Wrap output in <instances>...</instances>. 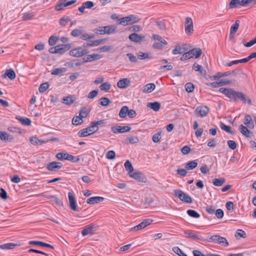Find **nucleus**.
<instances>
[{
	"label": "nucleus",
	"instance_id": "obj_32",
	"mask_svg": "<svg viewBox=\"0 0 256 256\" xmlns=\"http://www.w3.org/2000/svg\"><path fill=\"white\" fill-rule=\"evenodd\" d=\"M156 86L154 83H150L143 87L142 92L145 93H150L155 88Z\"/></svg>",
	"mask_w": 256,
	"mask_h": 256
},
{
	"label": "nucleus",
	"instance_id": "obj_5",
	"mask_svg": "<svg viewBox=\"0 0 256 256\" xmlns=\"http://www.w3.org/2000/svg\"><path fill=\"white\" fill-rule=\"evenodd\" d=\"M174 195L180 200L187 204H192V198L182 190L178 189L174 190Z\"/></svg>",
	"mask_w": 256,
	"mask_h": 256
},
{
	"label": "nucleus",
	"instance_id": "obj_9",
	"mask_svg": "<svg viewBox=\"0 0 256 256\" xmlns=\"http://www.w3.org/2000/svg\"><path fill=\"white\" fill-rule=\"evenodd\" d=\"M185 32L187 35H190L194 31L193 22L191 18L187 17L184 22Z\"/></svg>",
	"mask_w": 256,
	"mask_h": 256
},
{
	"label": "nucleus",
	"instance_id": "obj_22",
	"mask_svg": "<svg viewBox=\"0 0 256 256\" xmlns=\"http://www.w3.org/2000/svg\"><path fill=\"white\" fill-rule=\"evenodd\" d=\"M62 166L60 162H49V170L57 171L60 169Z\"/></svg>",
	"mask_w": 256,
	"mask_h": 256
},
{
	"label": "nucleus",
	"instance_id": "obj_50",
	"mask_svg": "<svg viewBox=\"0 0 256 256\" xmlns=\"http://www.w3.org/2000/svg\"><path fill=\"white\" fill-rule=\"evenodd\" d=\"M83 122L82 118L79 116L74 117L72 120V123L73 124L78 126Z\"/></svg>",
	"mask_w": 256,
	"mask_h": 256
},
{
	"label": "nucleus",
	"instance_id": "obj_31",
	"mask_svg": "<svg viewBox=\"0 0 256 256\" xmlns=\"http://www.w3.org/2000/svg\"><path fill=\"white\" fill-rule=\"evenodd\" d=\"M192 68L196 72H198L202 76H205L206 74V71L202 67L196 63H194L193 64Z\"/></svg>",
	"mask_w": 256,
	"mask_h": 256
},
{
	"label": "nucleus",
	"instance_id": "obj_29",
	"mask_svg": "<svg viewBox=\"0 0 256 256\" xmlns=\"http://www.w3.org/2000/svg\"><path fill=\"white\" fill-rule=\"evenodd\" d=\"M248 128L244 126L243 124H240L239 126V130L240 133L246 138L250 137V132Z\"/></svg>",
	"mask_w": 256,
	"mask_h": 256
},
{
	"label": "nucleus",
	"instance_id": "obj_64",
	"mask_svg": "<svg viewBox=\"0 0 256 256\" xmlns=\"http://www.w3.org/2000/svg\"><path fill=\"white\" fill-rule=\"evenodd\" d=\"M238 236H240V237H242L243 238H245L246 236V234L244 230H243L241 229H238L236 230V234H235L236 237H238Z\"/></svg>",
	"mask_w": 256,
	"mask_h": 256
},
{
	"label": "nucleus",
	"instance_id": "obj_55",
	"mask_svg": "<svg viewBox=\"0 0 256 256\" xmlns=\"http://www.w3.org/2000/svg\"><path fill=\"white\" fill-rule=\"evenodd\" d=\"M34 16L33 12H26L23 14L22 18L24 20H32Z\"/></svg>",
	"mask_w": 256,
	"mask_h": 256
},
{
	"label": "nucleus",
	"instance_id": "obj_61",
	"mask_svg": "<svg viewBox=\"0 0 256 256\" xmlns=\"http://www.w3.org/2000/svg\"><path fill=\"white\" fill-rule=\"evenodd\" d=\"M194 86L191 82H188L186 84L185 86L186 90L188 92H192L194 91Z\"/></svg>",
	"mask_w": 256,
	"mask_h": 256
},
{
	"label": "nucleus",
	"instance_id": "obj_13",
	"mask_svg": "<svg viewBox=\"0 0 256 256\" xmlns=\"http://www.w3.org/2000/svg\"><path fill=\"white\" fill-rule=\"evenodd\" d=\"M104 120H98L92 122L90 126L86 128L90 135L97 132L98 130V125L103 123Z\"/></svg>",
	"mask_w": 256,
	"mask_h": 256
},
{
	"label": "nucleus",
	"instance_id": "obj_47",
	"mask_svg": "<svg viewBox=\"0 0 256 256\" xmlns=\"http://www.w3.org/2000/svg\"><path fill=\"white\" fill-rule=\"evenodd\" d=\"M60 38L58 36H52L49 38L48 44L50 46H54L59 41Z\"/></svg>",
	"mask_w": 256,
	"mask_h": 256
},
{
	"label": "nucleus",
	"instance_id": "obj_11",
	"mask_svg": "<svg viewBox=\"0 0 256 256\" xmlns=\"http://www.w3.org/2000/svg\"><path fill=\"white\" fill-rule=\"evenodd\" d=\"M130 176L140 182H147V179L145 176L141 172L137 170L132 172Z\"/></svg>",
	"mask_w": 256,
	"mask_h": 256
},
{
	"label": "nucleus",
	"instance_id": "obj_27",
	"mask_svg": "<svg viewBox=\"0 0 256 256\" xmlns=\"http://www.w3.org/2000/svg\"><path fill=\"white\" fill-rule=\"evenodd\" d=\"M76 100V98L74 96H68L64 97L62 98V102L66 105H71Z\"/></svg>",
	"mask_w": 256,
	"mask_h": 256
},
{
	"label": "nucleus",
	"instance_id": "obj_39",
	"mask_svg": "<svg viewBox=\"0 0 256 256\" xmlns=\"http://www.w3.org/2000/svg\"><path fill=\"white\" fill-rule=\"evenodd\" d=\"M124 167L126 170L128 172L129 175L134 172V168L132 165V162L129 160H127L124 163Z\"/></svg>",
	"mask_w": 256,
	"mask_h": 256
},
{
	"label": "nucleus",
	"instance_id": "obj_54",
	"mask_svg": "<svg viewBox=\"0 0 256 256\" xmlns=\"http://www.w3.org/2000/svg\"><path fill=\"white\" fill-rule=\"evenodd\" d=\"M100 88L102 90L108 92L111 88V85L109 82H104L100 85Z\"/></svg>",
	"mask_w": 256,
	"mask_h": 256
},
{
	"label": "nucleus",
	"instance_id": "obj_7",
	"mask_svg": "<svg viewBox=\"0 0 256 256\" xmlns=\"http://www.w3.org/2000/svg\"><path fill=\"white\" fill-rule=\"evenodd\" d=\"M56 157L58 160H66L71 161L74 162H76L80 161V158L78 156H74L72 154L64 152H58L56 154Z\"/></svg>",
	"mask_w": 256,
	"mask_h": 256
},
{
	"label": "nucleus",
	"instance_id": "obj_3",
	"mask_svg": "<svg viewBox=\"0 0 256 256\" xmlns=\"http://www.w3.org/2000/svg\"><path fill=\"white\" fill-rule=\"evenodd\" d=\"M140 20V18L138 16L131 14L128 16L120 18L118 20V23L120 24L126 26L127 25H130L135 23L138 22Z\"/></svg>",
	"mask_w": 256,
	"mask_h": 256
},
{
	"label": "nucleus",
	"instance_id": "obj_57",
	"mask_svg": "<svg viewBox=\"0 0 256 256\" xmlns=\"http://www.w3.org/2000/svg\"><path fill=\"white\" fill-rule=\"evenodd\" d=\"M100 104L102 106H107L111 101L107 98H102L100 100Z\"/></svg>",
	"mask_w": 256,
	"mask_h": 256
},
{
	"label": "nucleus",
	"instance_id": "obj_43",
	"mask_svg": "<svg viewBox=\"0 0 256 256\" xmlns=\"http://www.w3.org/2000/svg\"><path fill=\"white\" fill-rule=\"evenodd\" d=\"M85 59L84 58V60L82 61L79 60H72L70 62V64L72 68H76L78 66H80L84 64Z\"/></svg>",
	"mask_w": 256,
	"mask_h": 256
},
{
	"label": "nucleus",
	"instance_id": "obj_34",
	"mask_svg": "<svg viewBox=\"0 0 256 256\" xmlns=\"http://www.w3.org/2000/svg\"><path fill=\"white\" fill-rule=\"evenodd\" d=\"M102 56L99 54H89L88 56L86 59L84 60V62H92L100 60Z\"/></svg>",
	"mask_w": 256,
	"mask_h": 256
},
{
	"label": "nucleus",
	"instance_id": "obj_1",
	"mask_svg": "<svg viewBox=\"0 0 256 256\" xmlns=\"http://www.w3.org/2000/svg\"><path fill=\"white\" fill-rule=\"evenodd\" d=\"M219 91L234 102L239 100L244 104H252V100L242 92L235 91L232 88H220Z\"/></svg>",
	"mask_w": 256,
	"mask_h": 256
},
{
	"label": "nucleus",
	"instance_id": "obj_58",
	"mask_svg": "<svg viewBox=\"0 0 256 256\" xmlns=\"http://www.w3.org/2000/svg\"><path fill=\"white\" fill-rule=\"evenodd\" d=\"M172 251L179 256H188L178 247L175 246L172 248Z\"/></svg>",
	"mask_w": 256,
	"mask_h": 256
},
{
	"label": "nucleus",
	"instance_id": "obj_48",
	"mask_svg": "<svg viewBox=\"0 0 256 256\" xmlns=\"http://www.w3.org/2000/svg\"><path fill=\"white\" fill-rule=\"evenodd\" d=\"M66 71V69L65 68H57L54 69L52 72V75H61L63 72Z\"/></svg>",
	"mask_w": 256,
	"mask_h": 256
},
{
	"label": "nucleus",
	"instance_id": "obj_23",
	"mask_svg": "<svg viewBox=\"0 0 256 256\" xmlns=\"http://www.w3.org/2000/svg\"><path fill=\"white\" fill-rule=\"evenodd\" d=\"M130 80L126 78H124L120 80L117 83V86L122 89H124L127 88L130 86Z\"/></svg>",
	"mask_w": 256,
	"mask_h": 256
},
{
	"label": "nucleus",
	"instance_id": "obj_56",
	"mask_svg": "<svg viewBox=\"0 0 256 256\" xmlns=\"http://www.w3.org/2000/svg\"><path fill=\"white\" fill-rule=\"evenodd\" d=\"M230 76V74L226 72H218L216 75L214 76L212 78L214 80H216L222 77Z\"/></svg>",
	"mask_w": 256,
	"mask_h": 256
},
{
	"label": "nucleus",
	"instance_id": "obj_17",
	"mask_svg": "<svg viewBox=\"0 0 256 256\" xmlns=\"http://www.w3.org/2000/svg\"><path fill=\"white\" fill-rule=\"evenodd\" d=\"M214 238H215L214 243L222 244L224 246H228L229 245L228 240L225 238L221 236L220 235H214Z\"/></svg>",
	"mask_w": 256,
	"mask_h": 256
},
{
	"label": "nucleus",
	"instance_id": "obj_21",
	"mask_svg": "<svg viewBox=\"0 0 256 256\" xmlns=\"http://www.w3.org/2000/svg\"><path fill=\"white\" fill-rule=\"evenodd\" d=\"M182 46V47L179 45L176 46L172 50V54H182L185 52H186L188 49L184 46L186 44H183Z\"/></svg>",
	"mask_w": 256,
	"mask_h": 256
},
{
	"label": "nucleus",
	"instance_id": "obj_15",
	"mask_svg": "<svg viewBox=\"0 0 256 256\" xmlns=\"http://www.w3.org/2000/svg\"><path fill=\"white\" fill-rule=\"evenodd\" d=\"M98 226L94 224H90L86 226L84 230L82 231V234L86 236L88 234H92L93 232L97 230Z\"/></svg>",
	"mask_w": 256,
	"mask_h": 256
},
{
	"label": "nucleus",
	"instance_id": "obj_59",
	"mask_svg": "<svg viewBox=\"0 0 256 256\" xmlns=\"http://www.w3.org/2000/svg\"><path fill=\"white\" fill-rule=\"evenodd\" d=\"M83 30L79 29H75L71 32V35L74 37H78L81 36L83 33Z\"/></svg>",
	"mask_w": 256,
	"mask_h": 256
},
{
	"label": "nucleus",
	"instance_id": "obj_51",
	"mask_svg": "<svg viewBox=\"0 0 256 256\" xmlns=\"http://www.w3.org/2000/svg\"><path fill=\"white\" fill-rule=\"evenodd\" d=\"M78 135L79 137L82 138L90 136V134H89L88 128H85L80 130L78 133Z\"/></svg>",
	"mask_w": 256,
	"mask_h": 256
},
{
	"label": "nucleus",
	"instance_id": "obj_20",
	"mask_svg": "<svg viewBox=\"0 0 256 256\" xmlns=\"http://www.w3.org/2000/svg\"><path fill=\"white\" fill-rule=\"evenodd\" d=\"M2 77L3 78L8 77L10 80H13L16 78V74L12 69H7L5 73L2 74Z\"/></svg>",
	"mask_w": 256,
	"mask_h": 256
},
{
	"label": "nucleus",
	"instance_id": "obj_16",
	"mask_svg": "<svg viewBox=\"0 0 256 256\" xmlns=\"http://www.w3.org/2000/svg\"><path fill=\"white\" fill-rule=\"evenodd\" d=\"M128 38L132 42L140 43L144 40L145 36H144L138 34L136 33H132L128 36Z\"/></svg>",
	"mask_w": 256,
	"mask_h": 256
},
{
	"label": "nucleus",
	"instance_id": "obj_26",
	"mask_svg": "<svg viewBox=\"0 0 256 256\" xmlns=\"http://www.w3.org/2000/svg\"><path fill=\"white\" fill-rule=\"evenodd\" d=\"M16 118L24 126H29L31 125L32 121L28 118L16 116Z\"/></svg>",
	"mask_w": 256,
	"mask_h": 256
},
{
	"label": "nucleus",
	"instance_id": "obj_33",
	"mask_svg": "<svg viewBox=\"0 0 256 256\" xmlns=\"http://www.w3.org/2000/svg\"><path fill=\"white\" fill-rule=\"evenodd\" d=\"M147 106L150 108L154 112H158L160 108V104L157 102H148L147 104Z\"/></svg>",
	"mask_w": 256,
	"mask_h": 256
},
{
	"label": "nucleus",
	"instance_id": "obj_38",
	"mask_svg": "<svg viewBox=\"0 0 256 256\" xmlns=\"http://www.w3.org/2000/svg\"><path fill=\"white\" fill-rule=\"evenodd\" d=\"M198 166L197 162L194 160L190 161L187 163L186 166H185V168L186 170H192L194 168H196Z\"/></svg>",
	"mask_w": 256,
	"mask_h": 256
},
{
	"label": "nucleus",
	"instance_id": "obj_44",
	"mask_svg": "<svg viewBox=\"0 0 256 256\" xmlns=\"http://www.w3.org/2000/svg\"><path fill=\"white\" fill-rule=\"evenodd\" d=\"M89 114V111L88 110V108L86 107H82L80 112L79 116L82 118H86Z\"/></svg>",
	"mask_w": 256,
	"mask_h": 256
},
{
	"label": "nucleus",
	"instance_id": "obj_60",
	"mask_svg": "<svg viewBox=\"0 0 256 256\" xmlns=\"http://www.w3.org/2000/svg\"><path fill=\"white\" fill-rule=\"evenodd\" d=\"M70 21L68 16H63L60 20V24L62 26H65Z\"/></svg>",
	"mask_w": 256,
	"mask_h": 256
},
{
	"label": "nucleus",
	"instance_id": "obj_53",
	"mask_svg": "<svg viewBox=\"0 0 256 256\" xmlns=\"http://www.w3.org/2000/svg\"><path fill=\"white\" fill-rule=\"evenodd\" d=\"M247 62V60H246V58H242L238 60H234L230 62L228 64V66H231L234 64H236L239 63H245Z\"/></svg>",
	"mask_w": 256,
	"mask_h": 256
},
{
	"label": "nucleus",
	"instance_id": "obj_14",
	"mask_svg": "<svg viewBox=\"0 0 256 256\" xmlns=\"http://www.w3.org/2000/svg\"><path fill=\"white\" fill-rule=\"evenodd\" d=\"M209 112V108L206 106H198L195 112L198 116L204 117L206 116Z\"/></svg>",
	"mask_w": 256,
	"mask_h": 256
},
{
	"label": "nucleus",
	"instance_id": "obj_8",
	"mask_svg": "<svg viewBox=\"0 0 256 256\" xmlns=\"http://www.w3.org/2000/svg\"><path fill=\"white\" fill-rule=\"evenodd\" d=\"M116 28L112 26H100L94 30L96 33L98 34H110L114 32Z\"/></svg>",
	"mask_w": 256,
	"mask_h": 256
},
{
	"label": "nucleus",
	"instance_id": "obj_46",
	"mask_svg": "<svg viewBox=\"0 0 256 256\" xmlns=\"http://www.w3.org/2000/svg\"><path fill=\"white\" fill-rule=\"evenodd\" d=\"M240 22V21L239 20H236L235 23L231 26L230 32L236 34Z\"/></svg>",
	"mask_w": 256,
	"mask_h": 256
},
{
	"label": "nucleus",
	"instance_id": "obj_30",
	"mask_svg": "<svg viewBox=\"0 0 256 256\" xmlns=\"http://www.w3.org/2000/svg\"><path fill=\"white\" fill-rule=\"evenodd\" d=\"M49 202L54 204L56 205L59 206H63L62 202L58 198L54 196H49Z\"/></svg>",
	"mask_w": 256,
	"mask_h": 256
},
{
	"label": "nucleus",
	"instance_id": "obj_18",
	"mask_svg": "<svg viewBox=\"0 0 256 256\" xmlns=\"http://www.w3.org/2000/svg\"><path fill=\"white\" fill-rule=\"evenodd\" d=\"M68 196L70 208L74 211H78V207L76 204L74 196L70 192H68Z\"/></svg>",
	"mask_w": 256,
	"mask_h": 256
},
{
	"label": "nucleus",
	"instance_id": "obj_42",
	"mask_svg": "<svg viewBox=\"0 0 256 256\" xmlns=\"http://www.w3.org/2000/svg\"><path fill=\"white\" fill-rule=\"evenodd\" d=\"M220 127L222 130H224L226 132H228L232 134H234L236 133L234 130H231V128L230 126H226L223 123L220 124Z\"/></svg>",
	"mask_w": 256,
	"mask_h": 256
},
{
	"label": "nucleus",
	"instance_id": "obj_24",
	"mask_svg": "<svg viewBox=\"0 0 256 256\" xmlns=\"http://www.w3.org/2000/svg\"><path fill=\"white\" fill-rule=\"evenodd\" d=\"M0 139L5 142H11L13 140L14 137L6 132L0 130Z\"/></svg>",
	"mask_w": 256,
	"mask_h": 256
},
{
	"label": "nucleus",
	"instance_id": "obj_37",
	"mask_svg": "<svg viewBox=\"0 0 256 256\" xmlns=\"http://www.w3.org/2000/svg\"><path fill=\"white\" fill-rule=\"evenodd\" d=\"M190 50H192L194 52L190 54V56H192V58L194 57L196 58H199L202 54V50L200 48H194Z\"/></svg>",
	"mask_w": 256,
	"mask_h": 256
},
{
	"label": "nucleus",
	"instance_id": "obj_12",
	"mask_svg": "<svg viewBox=\"0 0 256 256\" xmlns=\"http://www.w3.org/2000/svg\"><path fill=\"white\" fill-rule=\"evenodd\" d=\"M131 130V128L129 126H116L112 127L111 130L113 133H124L129 132Z\"/></svg>",
	"mask_w": 256,
	"mask_h": 256
},
{
	"label": "nucleus",
	"instance_id": "obj_2",
	"mask_svg": "<svg viewBox=\"0 0 256 256\" xmlns=\"http://www.w3.org/2000/svg\"><path fill=\"white\" fill-rule=\"evenodd\" d=\"M256 4V0H232L229 3V8L234 9L241 6H246L250 4Z\"/></svg>",
	"mask_w": 256,
	"mask_h": 256
},
{
	"label": "nucleus",
	"instance_id": "obj_49",
	"mask_svg": "<svg viewBox=\"0 0 256 256\" xmlns=\"http://www.w3.org/2000/svg\"><path fill=\"white\" fill-rule=\"evenodd\" d=\"M188 214L194 218H199L200 217V214L197 212L196 210H187Z\"/></svg>",
	"mask_w": 256,
	"mask_h": 256
},
{
	"label": "nucleus",
	"instance_id": "obj_28",
	"mask_svg": "<svg viewBox=\"0 0 256 256\" xmlns=\"http://www.w3.org/2000/svg\"><path fill=\"white\" fill-rule=\"evenodd\" d=\"M184 234L186 235V237L188 238H192V239H193L194 240H204L202 237L199 236L190 231H184Z\"/></svg>",
	"mask_w": 256,
	"mask_h": 256
},
{
	"label": "nucleus",
	"instance_id": "obj_41",
	"mask_svg": "<svg viewBox=\"0 0 256 256\" xmlns=\"http://www.w3.org/2000/svg\"><path fill=\"white\" fill-rule=\"evenodd\" d=\"M128 108L127 106H124L122 108L119 112V116L121 118H124L128 114Z\"/></svg>",
	"mask_w": 256,
	"mask_h": 256
},
{
	"label": "nucleus",
	"instance_id": "obj_63",
	"mask_svg": "<svg viewBox=\"0 0 256 256\" xmlns=\"http://www.w3.org/2000/svg\"><path fill=\"white\" fill-rule=\"evenodd\" d=\"M129 143L131 144H137L139 142V140L138 137L134 136H130L127 138Z\"/></svg>",
	"mask_w": 256,
	"mask_h": 256
},
{
	"label": "nucleus",
	"instance_id": "obj_6",
	"mask_svg": "<svg viewBox=\"0 0 256 256\" xmlns=\"http://www.w3.org/2000/svg\"><path fill=\"white\" fill-rule=\"evenodd\" d=\"M88 53V50L85 48L78 46L70 51L69 54L72 56L79 58Z\"/></svg>",
	"mask_w": 256,
	"mask_h": 256
},
{
	"label": "nucleus",
	"instance_id": "obj_19",
	"mask_svg": "<svg viewBox=\"0 0 256 256\" xmlns=\"http://www.w3.org/2000/svg\"><path fill=\"white\" fill-rule=\"evenodd\" d=\"M244 124L249 128H253L254 126L252 118L250 114H246L244 118Z\"/></svg>",
	"mask_w": 256,
	"mask_h": 256
},
{
	"label": "nucleus",
	"instance_id": "obj_52",
	"mask_svg": "<svg viewBox=\"0 0 256 256\" xmlns=\"http://www.w3.org/2000/svg\"><path fill=\"white\" fill-rule=\"evenodd\" d=\"M194 52L192 50H189L188 52H185L183 53V55L180 58L181 60H186L192 58V56H190V54Z\"/></svg>",
	"mask_w": 256,
	"mask_h": 256
},
{
	"label": "nucleus",
	"instance_id": "obj_35",
	"mask_svg": "<svg viewBox=\"0 0 256 256\" xmlns=\"http://www.w3.org/2000/svg\"><path fill=\"white\" fill-rule=\"evenodd\" d=\"M30 141L32 144L35 146L41 145L46 142L45 140H39L35 136L30 137Z\"/></svg>",
	"mask_w": 256,
	"mask_h": 256
},
{
	"label": "nucleus",
	"instance_id": "obj_40",
	"mask_svg": "<svg viewBox=\"0 0 256 256\" xmlns=\"http://www.w3.org/2000/svg\"><path fill=\"white\" fill-rule=\"evenodd\" d=\"M28 244L30 245H36L46 248H48V243L40 241L30 240L28 242Z\"/></svg>",
	"mask_w": 256,
	"mask_h": 256
},
{
	"label": "nucleus",
	"instance_id": "obj_45",
	"mask_svg": "<svg viewBox=\"0 0 256 256\" xmlns=\"http://www.w3.org/2000/svg\"><path fill=\"white\" fill-rule=\"evenodd\" d=\"M16 246V244H14V243L10 242V243H7V244H1L0 246V248L2 249H4V250H10V249L14 248V247Z\"/></svg>",
	"mask_w": 256,
	"mask_h": 256
},
{
	"label": "nucleus",
	"instance_id": "obj_62",
	"mask_svg": "<svg viewBox=\"0 0 256 256\" xmlns=\"http://www.w3.org/2000/svg\"><path fill=\"white\" fill-rule=\"evenodd\" d=\"M47 89H48V82H46L40 86L38 90L40 93H42L44 92Z\"/></svg>",
	"mask_w": 256,
	"mask_h": 256
},
{
	"label": "nucleus",
	"instance_id": "obj_25",
	"mask_svg": "<svg viewBox=\"0 0 256 256\" xmlns=\"http://www.w3.org/2000/svg\"><path fill=\"white\" fill-rule=\"evenodd\" d=\"M104 200V198L102 196H94L88 198L86 202L88 204H94L102 202Z\"/></svg>",
	"mask_w": 256,
	"mask_h": 256
},
{
	"label": "nucleus",
	"instance_id": "obj_4",
	"mask_svg": "<svg viewBox=\"0 0 256 256\" xmlns=\"http://www.w3.org/2000/svg\"><path fill=\"white\" fill-rule=\"evenodd\" d=\"M71 47L72 46L70 44H59L49 48V52L52 54H63L65 52L69 50Z\"/></svg>",
	"mask_w": 256,
	"mask_h": 256
},
{
	"label": "nucleus",
	"instance_id": "obj_10",
	"mask_svg": "<svg viewBox=\"0 0 256 256\" xmlns=\"http://www.w3.org/2000/svg\"><path fill=\"white\" fill-rule=\"evenodd\" d=\"M77 0H72L68 1V0H60L59 2L56 6V10L58 11L63 10L64 8L76 2Z\"/></svg>",
	"mask_w": 256,
	"mask_h": 256
},
{
	"label": "nucleus",
	"instance_id": "obj_36",
	"mask_svg": "<svg viewBox=\"0 0 256 256\" xmlns=\"http://www.w3.org/2000/svg\"><path fill=\"white\" fill-rule=\"evenodd\" d=\"M226 182V179L224 178H214L212 180L213 184L216 186H222Z\"/></svg>",
	"mask_w": 256,
	"mask_h": 256
}]
</instances>
